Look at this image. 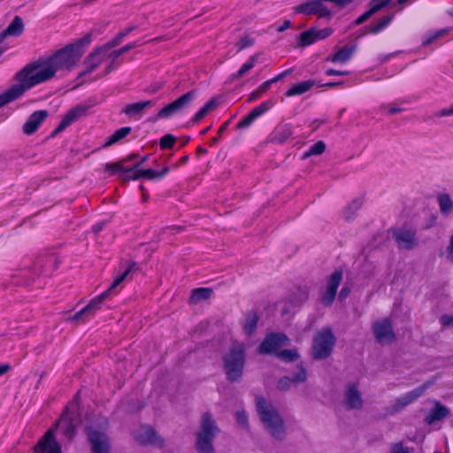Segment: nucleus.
Here are the masks:
<instances>
[{"label":"nucleus","instance_id":"1","mask_svg":"<svg viewBox=\"0 0 453 453\" xmlns=\"http://www.w3.org/2000/svg\"><path fill=\"white\" fill-rule=\"evenodd\" d=\"M83 53L82 41H78L48 58L26 65L15 74V84L0 94V108L19 98L27 90L52 80L58 72H70L78 65Z\"/></svg>","mask_w":453,"mask_h":453},{"label":"nucleus","instance_id":"2","mask_svg":"<svg viewBox=\"0 0 453 453\" xmlns=\"http://www.w3.org/2000/svg\"><path fill=\"white\" fill-rule=\"evenodd\" d=\"M75 413L74 406L68 407L54 426L49 429L39 440L35 447L34 453H62L61 446L56 440V430H60L71 441L79 424L78 418H75Z\"/></svg>","mask_w":453,"mask_h":453},{"label":"nucleus","instance_id":"3","mask_svg":"<svg viewBox=\"0 0 453 453\" xmlns=\"http://www.w3.org/2000/svg\"><path fill=\"white\" fill-rule=\"evenodd\" d=\"M257 411L265 430L275 440L282 441L287 436V426L280 411L266 399H256Z\"/></svg>","mask_w":453,"mask_h":453},{"label":"nucleus","instance_id":"4","mask_svg":"<svg viewBox=\"0 0 453 453\" xmlns=\"http://www.w3.org/2000/svg\"><path fill=\"white\" fill-rule=\"evenodd\" d=\"M353 0H309L294 7L296 13L304 15H315L319 19H330L334 12L326 4H333L337 9L342 10L350 4Z\"/></svg>","mask_w":453,"mask_h":453},{"label":"nucleus","instance_id":"5","mask_svg":"<svg viewBox=\"0 0 453 453\" xmlns=\"http://www.w3.org/2000/svg\"><path fill=\"white\" fill-rule=\"evenodd\" d=\"M219 428L211 415L205 412L202 415L199 429L196 433V448L199 453H214L213 440Z\"/></svg>","mask_w":453,"mask_h":453},{"label":"nucleus","instance_id":"6","mask_svg":"<svg viewBox=\"0 0 453 453\" xmlns=\"http://www.w3.org/2000/svg\"><path fill=\"white\" fill-rule=\"evenodd\" d=\"M245 346L243 343L235 342L224 357V370L227 379L235 381L242 375Z\"/></svg>","mask_w":453,"mask_h":453},{"label":"nucleus","instance_id":"7","mask_svg":"<svg viewBox=\"0 0 453 453\" xmlns=\"http://www.w3.org/2000/svg\"><path fill=\"white\" fill-rule=\"evenodd\" d=\"M336 338L332 330L328 327L322 328L313 338L311 355L315 359L323 360L327 358L333 352Z\"/></svg>","mask_w":453,"mask_h":453},{"label":"nucleus","instance_id":"8","mask_svg":"<svg viewBox=\"0 0 453 453\" xmlns=\"http://www.w3.org/2000/svg\"><path fill=\"white\" fill-rule=\"evenodd\" d=\"M134 265L135 264L132 263L122 274L117 277V279L106 291L89 301L88 305L83 308L88 317L94 316V314L98 310H100L102 303L106 298H108L111 295H114L119 292L118 287L120 286V284L127 279Z\"/></svg>","mask_w":453,"mask_h":453},{"label":"nucleus","instance_id":"9","mask_svg":"<svg viewBox=\"0 0 453 453\" xmlns=\"http://www.w3.org/2000/svg\"><path fill=\"white\" fill-rule=\"evenodd\" d=\"M134 440L142 446H150L162 449L165 445V440L153 427L147 425L139 426L133 431Z\"/></svg>","mask_w":453,"mask_h":453},{"label":"nucleus","instance_id":"10","mask_svg":"<svg viewBox=\"0 0 453 453\" xmlns=\"http://www.w3.org/2000/svg\"><path fill=\"white\" fill-rule=\"evenodd\" d=\"M372 331L376 342L380 345H389L395 341V334L389 319L375 320L372 325Z\"/></svg>","mask_w":453,"mask_h":453},{"label":"nucleus","instance_id":"11","mask_svg":"<svg viewBox=\"0 0 453 453\" xmlns=\"http://www.w3.org/2000/svg\"><path fill=\"white\" fill-rule=\"evenodd\" d=\"M342 403L349 411H360L365 405L360 386L357 382H349L343 390Z\"/></svg>","mask_w":453,"mask_h":453},{"label":"nucleus","instance_id":"12","mask_svg":"<svg viewBox=\"0 0 453 453\" xmlns=\"http://www.w3.org/2000/svg\"><path fill=\"white\" fill-rule=\"evenodd\" d=\"M431 382H426L419 387L409 391L395 400L390 405V412L396 413L403 411L404 408L417 401L421 397L426 390L431 387Z\"/></svg>","mask_w":453,"mask_h":453},{"label":"nucleus","instance_id":"13","mask_svg":"<svg viewBox=\"0 0 453 453\" xmlns=\"http://www.w3.org/2000/svg\"><path fill=\"white\" fill-rule=\"evenodd\" d=\"M88 438L91 445L92 453H109L110 442L107 435L101 430L89 426L87 429Z\"/></svg>","mask_w":453,"mask_h":453},{"label":"nucleus","instance_id":"14","mask_svg":"<svg viewBox=\"0 0 453 453\" xmlns=\"http://www.w3.org/2000/svg\"><path fill=\"white\" fill-rule=\"evenodd\" d=\"M194 99V91H189L173 103L165 105L157 113V119H168L186 107Z\"/></svg>","mask_w":453,"mask_h":453},{"label":"nucleus","instance_id":"15","mask_svg":"<svg viewBox=\"0 0 453 453\" xmlns=\"http://www.w3.org/2000/svg\"><path fill=\"white\" fill-rule=\"evenodd\" d=\"M106 56V48H98L91 52L84 60V71L80 73V76L81 77L94 72L105 59Z\"/></svg>","mask_w":453,"mask_h":453},{"label":"nucleus","instance_id":"16","mask_svg":"<svg viewBox=\"0 0 453 453\" xmlns=\"http://www.w3.org/2000/svg\"><path fill=\"white\" fill-rule=\"evenodd\" d=\"M288 338L282 334H272L265 337L260 345L261 353H272L282 346L288 344Z\"/></svg>","mask_w":453,"mask_h":453},{"label":"nucleus","instance_id":"17","mask_svg":"<svg viewBox=\"0 0 453 453\" xmlns=\"http://www.w3.org/2000/svg\"><path fill=\"white\" fill-rule=\"evenodd\" d=\"M393 237L401 249L411 250L417 245L415 234L410 229H395L393 231Z\"/></svg>","mask_w":453,"mask_h":453},{"label":"nucleus","instance_id":"18","mask_svg":"<svg viewBox=\"0 0 453 453\" xmlns=\"http://www.w3.org/2000/svg\"><path fill=\"white\" fill-rule=\"evenodd\" d=\"M342 278V273L338 271L334 272L331 275V277L328 280V283H327L326 290L324 296H322V303L325 305L329 306L332 304V303L335 297L336 290L341 283Z\"/></svg>","mask_w":453,"mask_h":453},{"label":"nucleus","instance_id":"19","mask_svg":"<svg viewBox=\"0 0 453 453\" xmlns=\"http://www.w3.org/2000/svg\"><path fill=\"white\" fill-rule=\"evenodd\" d=\"M48 117L47 111H35L27 120L23 126V131L26 134H34L42 124V122Z\"/></svg>","mask_w":453,"mask_h":453},{"label":"nucleus","instance_id":"20","mask_svg":"<svg viewBox=\"0 0 453 453\" xmlns=\"http://www.w3.org/2000/svg\"><path fill=\"white\" fill-rule=\"evenodd\" d=\"M392 0H371L369 3V9L357 18L355 25H360L370 19L376 12L388 6Z\"/></svg>","mask_w":453,"mask_h":453},{"label":"nucleus","instance_id":"21","mask_svg":"<svg viewBox=\"0 0 453 453\" xmlns=\"http://www.w3.org/2000/svg\"><path fill=\"white\" fill-rule=\"evenodd\" d=\"M25 29L23 19L15 16L11 24L0 34V43L8 36H19Z\"/></svg>","mask_w":453,"mask_h":453},{"label":"nucleus","instance_id":"22","mask_svg":"<svg viewBox=\"0 0 453 453\" xmlns=\"http://www.w3.org/2000/svg\"><path fill=\"white\" fill-rule=\"evenodd\" d=\"M153 106V102L150 100L138 102L134 104H127L122 112L127 115L130 118L141 117L142 112L150 107Z\"/></svg>","mask_w":453,"mask_h":453},{"label":"nucleus","instance_id":"23","mask_svg":"<svg viewBox=\"0 0 453 453\" xmlns=\"http://www.w3.org/2000/svg\"><path fill=\"white\" fill-rule=\"evenodd\" d=\"M271 107L269 102H265L259 106L254 108L242 120L237 124V128L249 127L257 118L267 111Z\"/></svg>","mask_w":453,"mask_h":453},{"label":"nucleus","instance_id":"24","mask_svg":"<svg viewBox=\"0 0 453 453\" xmlns=\"http://www.w3.org/2000/svg\"><path fill=\"white\" fill-rule=\"evenodd\" d=\"M293 134V127L289 124L277 127L272 134L273 142L282 144Z\"/></svg>","mask_w":453,"mask_h":453},{"label":"nucleus","instance_id":"25","mask_svg":"<svg viewBox=\"0 0 453 453\" xmlns=\"http://www.w3.org/2000/svg\"><path fill=\"white\" fill-rule=\"evenodd\" d=\"M83 112L84 109L81 107H76L68 111L56 128L55 133L62 132L66 127L76 121Z\"/></svg>","mask_w":453,"mask_h":453},{"label":"nucleus","instance_id":"26","mask_svg":"<svg viewBox=\"0 0 453 453\" xmlns=\"http://www.w3.org/2000/svg\"><path fill=\"white\" fill-rule=\"evenodd\" d=\"M353 52L354 47L344 46L342 48H339L334 55L327 57L326 60L334 63L344 64L350 59Z\"/></svg>","mask_w":453,"mask_h":453},{"label":"nucleus","instance_id":"27","mask_svg":"<svg viewBox=\"0 0 453 453\" xmlns=\"http://www.w3.org/2000/svg\"><path fill=\"white\" fill-rule=\"evenodd\" d=\"M287 72H284L278 76L274 77L273 79H271L269 81H266L263 84H261L257 89H255L250 96H249V102L255 101L258 99L263 94H265L271 87L273 83H275L281 80L286 74Z\"/></svg>","mask_w":453,"mask_h":453},{"label":"nucleus","instance_id":"28","mask_svg":"<svg viewBox=\"0 0 453 453\" xmlns=\"http://www.w3.org/2000/svg\"><path fill=\"white\" fill-rule=\"evenodd\" d=\"M258 319L257 313L254 311H250L246 314L242 322V330L245 334L251 335L253 334L256 330Z\"/></svg>","mask_w":453,"mask_h":453},{"label":"nucleus","instance_id":"29","mask_svg":"<svg viewBox=\"0 0 453 453\" xmlns=\"http://www.w3.org/2000/svg\"><path fill=\"white\" fill-rule=\"evenodd\" d=\"M449 411L448 408H446L445 406L441 405L439 403H436L434 408L431 410L430 413L426 417V421L428 424H432L435 421H440L446 418L449 415Z\"/></svg>","mask_w":453,"mask_h":453},{"label":"nucleus","instance_id":"30","mask_svg":"<svg viewBox=\"0 0 453 453\" xmlns=\"http://www.w3.org/2000/svg\"><path fill=\"white\" fill-rule=\"evenodd\" d=\"M212 294V289L209 288H198L192 290L189 303L192 304H196L203 301L208 300Z\"/></svg>","mask_w":453,"mask_h":453},{"label":"nucleus","instance_id":"31","mask_svg":"<svg viewBox=\"0 0 453 453\" xmlns=\"http://www.w3.org/2000/svg\"><path fill=\"white\" fill-rule=\"evenodd\" d=\"M437 202L440 211L444 216H449L453 211V200L449 194H439L437 196Z\"/></svg>","mask_w":453,"mask_h":453},{"label":"nucleus","instance_id":"32","mask_svg":"<svg viewBox=\"0 0 453 453\" xmlns=\"http://www.w3.org/2000/svg\"><path fill=\"white\" fill-rule=\"evenodd\" d=\"M218 102L216 99H211L210 100L203 108H201L197 113L194 116L193 118V121L195 123H197L199 122L200 120H202L203 118H205L209 113H211V111H213L217 106H218Z\"/></svg>","mask_w":453,"mask_h":453},{"label":"nucleus","instance_id":"33","mask_svg":"<svg viewBox=\"0 0 453 453\" xmlns=\"http://www.w3.org/2000/svg\"><path fill=\"white\" fill-rule=\"evenodd\" d=\"M316 35V33H315V28H310L303 33L300 34L299 35V46L300 47H306L308 45H311L312 43H314L315 42H317V36Z\"/></svg>","mask_w":453,"mask_h":453},{"label":"nucleus","instance_id":"34","mask_svg":"<svg viewBox=\"0 0 453 453\" xmlns=\"http://www.w3.org/2000/svg\"><path fill=\"white\" fill-rule=\"evenodd\" d=\"M313 86V81H307L293 86L286 93L287 96H294L305 93Z\"/></svg>","mask_w":453,"mask_h":453},{"label":"nucleus","instance_id":"35","mask_svg":"<svg viewBox=\"0 0 453 453\" xmlns=\"http://www.w3.org/2000/svg\"><path fill=\"white\" fill-rule=\"evenodd\" d=\"M131 132V127H122L117 131L114 132L112 135H111L108 140L106 141L104 147L111 146L121 139L125 138L127 135H128Z\"/></svg>","mask_w":453,"mask_h":453},{"label":"nucleus","instance_id":"36","mask_svg":"<svg viewBox=\"0 0 453 453\" xmlns=\"http://www.w3.org/2000/svg\"><path fill=\"white\" fill-rule=\"evenodd\" d=\"M362 206V202L358 199L350 202L343 211V216L346 219H351Z\"/></svg>","mask_w":453,"mask_h":453},{"label":"nucleus","instance_id":"37","mask_svg":"<svg viewBox=\"0 0 453 453\" xmlns=\"http://www.w3.org/2000/svg\"><path fill=\"white\" fill-rule=\"evenodd\" d=\"M256 61L257 57H251L236 73L233 74L232 79L237 80L246 75L254 67Z\"/></svg>","mask_w":453,"mask_h":453},{"label":"nucleus","instance_id":"38","mask_svg":"<svg viewBox=\"0 0 453 453\" xmlns=\"http://www.w3.org/2000/svg\"><path fill=\"white\" fill-rule=\"evenodd\" d=\"M326 150V144L322 141L317 142L315 144H313L308 151H306L302 159H306L311 156H319L321 155Z\"/></svg>","mask_w":453,"mask_h":453},{"label":"nucleus","instance_id":"39","mask_svg":"<svg viewBox=\"0 0 453 453\" xmlns=\"http://www.w3.org/2000/svg\"><path fill=\"white\" fill-rule=\"evenodd\" d=\"M393 19V15H387L372 24L369 28V33L377 34L384 29Z\"/></svg>","mask_w":453,"mask_h":453},{"label":"nucleus","instance_id":"40","mask_svg":"<svg viewBox=\"0 0 453 453\" xmlns=\"http://www.w3.org/2000/svg\"><path fill=\"white\" fill-rule=\"evenodd\" d=\"M450 28L447 27L434 32L426 37V39L424 41V45H430L435 41L447 36L450 33Z\"/></svg>","mask_w":453,"mask_h":453},{"label":"nucleus","instance_id":"41","mask_svg":"<svg viewBox=\"0 0 453 453\" xmlns=\"http://www.w3.org/2000/svg\"><path fill=\"white\" fill-rule=\"evenodd\" d=\"M105 170L110 173V174H115L118 172H129L132 169L125 166V160H121L120 162H117L114 164H107L105 165Z\"/></svg>","mask_w":453,"mask_h":453},{"label":"nucleus","instance_id":"42","mask_svg":"<svg viewBox=\"0 0 453 453\" xmlns=\"http://www.w3.org/2000/svg\"><path fill=\"white\" fill-rule=\"evenodd\" d=\"M278 357L284 361H294L299 355L296 349H285L278 353Z\"/></svg>","mask_w":453,"mask_h":453},{"label":"nucleus","instance_id":"43","mask_svg":"<svg viewBox=\"0 0 453 453\" xmlns=\"http://www.w3.org/2000/svg\"><path fill=\"white\" fill-rule=\"evenodd\" d=\"M388 453H411L410 448L398 441L391 444Z\"/></svg>","mask_w":453,"mask_h":453},{"label":"nucleus","instance_id":"44","mask_svg":"<svg viewBox=\"0 0 453 453\" xmlns=\"http://www.w3.org/2000/svg\"><path fill=\"white\" fill-rule=\"evenodd\" d=\"M293 385L292 380L288 377H282L277 382V389L280 391H288Z\"/></svg>","mask_w":453,"mask_h":453},{"label":"nucleus","instance_id":"45","mask_svg":"<svg viewBox=\"0 0 453 453\" xmlns=\"http://www.w3.org/2000/svg\"><path fill=\"white\" fill-rule=\"evenodd\" d=\"M447 117H453V104L434 112V118L436 119H442Z\"/></svg>","mask_w":453,"mask_h":453},{"label":"nucleus","instance_id":"46","mask_svg":"<svg viewBox=\"0 0 453 453\" xmlns=\"http://www.w3.org/2000/svg\"><path fill=\"white\" fill-rule=\"evenodd\" d=\"M175 142V138L171 134L163 136L160 140V148L163 150L173 148Z\"/></svg>","mask_w":453,"mask_h":453},{"label":"nucleus","instance_id":"47","mask_svg":"<svg viewBox=\"0 0 453 453\" xmlns=\"http://www.w3.org/2000/svg\"><path fill=\"white\" fill-rule=\"evenodd\" d=\"M87 318H88V316L85 312L84 309H82L80 311L76 312L74 315L70 316L67 319V320L70 322L81 323L85 322Z\"/></svg>","mask_w":453,"mask_h":453},{"label":"nucleus","instance_id":"48","mask_svg":"<svg viewBox=\"0 0 453 453\" xmlns=\"http://www.w3.org/2000/svg\"><path fill=\"white\" fill-rule=\"evenodd\" d=\"M235 416H236L238 425L240 426H242V428H247L248 427V417H247L245 411L242 410L237 411Z\"/></svg>","mask_w":453,"mask_h":453},{"label":"nucleus","instance_id":"49","mask_svg":"<svg viewBox=\"0 0 453 453\" xmlns=\"http://www.w3.org/2000/svg\"><path fill=\"white\" fill-rule=\"evenodd\" d=\"M306 379V372L303 368H300L291 380L294 385H297L299 383L304 382Z\"/></svg>","mask_w":453,"mask_h":453},{"label":"nucleus","instance_id":"50","mask_svg":"<svg viewBox=\"0 0 453 453\" xmlns=\"http://www.w3.org/2000/svg\"><path fill=\"white\" fill-rule=\"evenodd\" d=\"M333 32H334V30L331 27H326L323 29H316L315 28V33H316L315 36H317L318 41L324 40V39L329 37L333 34Z\"/></svg>","mask_w":453,"mask_h":453},{"label":"nucleus","instance_id":"51","mask_svg":"<svg viewBox=\"0 0 453 453\" xmlns=\"http://www.w3.org/2000/svg\"><path fill=\"white\" fill-rule=\"evenodd\" d=\"M440 323L444 327H453V315H442Z\"/></svg>","mask_w":453,"mask_h":453},{"label":"nucleus","instance_id":"52","mask_svg":"<svg viewBox=\"0 0 453 453\" xmlns=\"http://www.w3.org/2000/svg\"><path fill=\"white\" fill-rule=\"evenodd\" d=\"M135 47V44L134 43H132V44H127V45H125L124 47H122L121 49L118 50H115L114 52H112V57L114 58H119V56L127 53L128 50H132L133 48Z\"/></svg>","mask_w":453,"mask_h":453},{"label":"nucleus","instance_id":"53","mask_svg":"<svg viewBox=\"0 0 453 453\" xmlns=\"http://www.w3.org/2000/svg\"><path fill=\"white\" fill-rule=\"evenodd\" d=\"M252 43H253L252 40L250 37L245 36V37H242L238 42V46H239L240 49H243V48H246L248 46H250Z\"/></svg>","mask_w":453,"mask_h":453},{"label":"nucleus","instance_id":"54","mask_svg":"<svg viewBox=\"0 0 453 453\" xmlns=\"http://www.w3.org/2000/svg\"><path fill=\"white\" fill-rule=\"evenodd\" d=\"M144 177L149 180H152V179L159 178V174H157V172H155L151 169H147V170H144Z\"/></svg>","mask_w":453,"mask_h":453},{"label":"nucleus","instance_id":"55","mask_svg":"<svg viewBox=\"0 0 453 453\" xmlns=\"http://www.w3.org/2000/svg\"><path fill=\"white\" fill-rule=\"evenodd\" d=\"M447 259L449 260L450 262H453V234L450 238L449 245L448 247Z\"/></svg>","mask_w":453,"mask_h":453},{"label":"nucleus","instance_id":"56","mask_svg":"<svg viewBox=\"0 0 453 453\" xmlns=\"http://www.w3.org/2000/svg\"><path fill=\"white\" fill-rule=\"evenodd\" d=\"M121 42V39L117 35L111 42H110L109 43H107L105 46H104L103 48H106L107 49V51L109 50V49L111 48H113L117 45H119Z\"/></svg>","mask_w":453,"mask_h":453},{"label":"nucleus","instance_id":"57","mask_svg":"<svg viewBox=\"0 0 453 453\" xmlns=\"http://www.w3.org/2000/svg\"><path fill=\"white\" fill-rule=\"evenodd\" d=\"M135 29V27L134 26H132V27H127L126 29L120 31L119 34H118V36L122 40L125 36H127L129 33H131L133 30Z\"/></svg>","mask_w":453,"mask_h":453},{"label":"nucleus","instance_id":"58","mask_svg":"<svg viewBox=\"0 0 453 453\" xmlns=\"http://www.w3.org/2000/svg\"><path fill=\"white\" fill-rule=\"evenodd\" d=\"M140 189L142 191V203H145L149 200V193L145 190L143 186H141Z\"/></svg>","mask_w":453,"mask_h":453},{"label":"nucleus","instance_id":"59","mask_svg":"<svg viewBox=\"0 0 453 453\" xmlns=\"http://www.w3.org/2000/svg\"><path fill=\"white\" fill-rule=\"evenodd\" d=\"M290 26H291V22L289 20H285L284 23L277 28V31L280 33L283 32L287 28H288Z\"/></svg>","mask_w":453,"mask_h":453},{"label":"nucleus","instance_id":"60","mask_svg":"<svg viewBox=\"0 0 453 453\" xmlns=\"http://www.w3.org/2000/svg\"><path fill=\"white\" fill-rule=\"evenodd\" d=\"M326 74L327 75H345L347 74L346 72H341V71H336V70H334V69H329L326 71Z\"/></svg>","mask_w":453,"mask_h":453},{"label":"nucleus","instance_id":"61","mask_svg":"<svg viewBox=\"0 0 453 453\" xmlns=\"http://www.w3.org/2000/svg\"><path fill=\"white\" fill-rule=\"evenodd\" d=\"M349 293V289L347 288H342L340 294H339V298L341 300H343Z\"/></svg>","mask_w":453,"mask_h":453},{"label":"nucleus","instance_id":"62","mask_svg":"<svg viewBox=\"0 0 453 453\" xmlns=\"http://www.w3.org/2000/svg\"><path fill=\"white\" fill-rule=\"evenodd\" d=\"M11 369V366L9 365H0V377L4 374H5L9 370Z\"/></svg>","mask_w":453,"mask_h":453},{"label":"nucleus","instance_id":"63","mask_svg":"<svg viewBox=\"0 0 453 453\" xmlns=\"http://www.w3.org/2000/svg\"><path fill=\"white\" fill-rule=\"evenodd\" d=\"M141 177H144V170H138L134 173L133 179L137 180Z\"/></svg>","mask_w":453,"mask_h":453},{"label":"nucleus","instance_id":"64","mask_svg":"<svg viewBox=\"0 0 453 453\" xmlns=\"http://www.w3.org/2000/svg\"><path fill=\"white\" fill-rule=\"evenodd\" d=\"M169 172V168L168 167H165L162 169L161 172H157V174H159V178L165 175L167 173Z\"/></svg>","mask_w":453,"mask_h":453}]
</instances>
